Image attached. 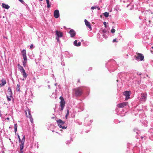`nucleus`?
<instances>
[{
	"instance_id": "28",
	"label": "nucleus",
	"mask_w": 153,
	"mask_h": 153,
	"mask_svg": "<svg viewBox=\"0 0 153 153\" xmlns=\"http://www.w3.org/2000/svg\"><path fill=\"white\" fill-rule=\"evenodd\" d=\"M64 125H62V127H59L60 128H62V129H65L67 128V127L65 126H63Z\"/></svg>"
},
{
	"instance_id": "13",
	"label": "nucleus",
	"mask_w": 153,
	"mask_h": 153,
	"mask_svg": "<svg viewBox=\"0 0 153 153\" xmlns=\"http://www.w3.org/2000/svg\"><path fill=\"white\" fill-rule=\"evenodd\" d=\"M28 113L29 114V117L30 119V120L31 123H33V119L32 118V116L31 115V114L30 113V111L29 110H27Z\"/></svg>"
},
{
	"instance_id": "52",
	"label": "nucleus",
	"mask_w": 153,
	"mask_h": 153,
	"mask_svg": "<svg viewBox=\"0 0 153 153\" xmlns=\"http://www.w3.org/2000/svg\"><path fill=\"white\" fill-rule=\"evenodd\" d=\"M40 1H42L43 0H39Z\"/></svg>"
},
{
	"instance_id": "5",
	"label": "nucleus",
	"mask_w": 153,
	"mask_h": 153,
	"mask_svg": "<svg viewBox=\"0 0 153 153\" xmlns=\"http://www.w3.org/2000/svg\"><path fill=\"white\" fill-rule=\"evenodd\" d=\"M147 98V94L144 93H142L140 98V100L142 101H145Z\"/></svg>"
},
{
	"instance_id": "6",
	"label": "nucleus",
	"mask_w": 153,
	"mask_h": 153,
	"mask_svg": "<svg viewBox=\"0 0 153 153\" xmlns=\"http://www.w3.org/2000/svg\"><path fill=\"white\" fill-rule=\"evenodd\" d=\"M56 37H58L59 38H61L63 36V33L60 31L58 30H56Z\"/></svg>"
},
{
	"instance_id": "35",
	"label": "nucleus",
	"mask_w": 153,
	"mask_h": 153,
	"mask_svg": "<svg viewBox=\"0 0 153 153\" xmlns=\"http://www.w3.org/2000/svg\"><path fill=\"white\" fill-rule=\"evenodd\" d=\"M20 151L19 152H21V153H22L23 152V148L21 149V148H20Z\"/></svg>"
},
{
	"instance_id": "19",
	"label": "nucleus",
	"mask_w": 153,
	"mask_h": 153,
	"mask_svg": "<svg viewBox=\"0 0 153 153\" xmlns=\"http://www.w3.org/2000/svg\"><path fill=\"white\" fill-rule=\"evenodd\" d=\"M21 73L22 74L23 77L24 78H26L27 77V74L25 72V70H24V71L21 72Z\"/></svg>"
},
{
	"instance_id": "32",
	"label": "nucleus",
	"mask_w": 153,
	"mask_h": 153,
	"mask_svg": "<svg viewBox=\"0 0 153 153\" xmlns=\"http://www.w3.org/2000/svg\"><path fill=\"white\" fill-rule=\"evenodd\" d=\"M115 30L113 28L111 30V32L112 33H114L115 32Z\"/></svg>"
},
{
	"instance_id": "53",
	"label": "nucleus",
	"mask_w": 153,
	"mask_h": 153,
	"mask_svg": "<svg viewBox=\"0 0 153 153\" xmlns=\"http://www.w3.org/2000/svg\"><path fill=\"white\" fill-rule=\"evenodd\" d=\"M143 137H141V138H142H142H143Z\"/></svg>"
},
{
	"instance_id": "51",
	"label": "nucleus",
	"mask_w": 153,
	"mask_h": 153,
	"mask_svg": "<svg viewBox=\"0 0 153 153\" xmlns=\"http://www.w3.org/2000/svg\"><path fill=\"white\" fill-rule=\"evenodd\" d=\"M56 85H57V83H55V86H56Z\"/></svg>"
},
{
	"instance_id": "14",
	"label": "nucleus",
	"mask_w": 153,
	"mask_h": 153,
	"mask_svg": "<svg viewBox=\"0 0 153 153\" xmlns=\"http://www.w3.org/2000/svg\"><path fill=\"white\" fill-rule=\"evenodd\" d=\"M7 94L10 95V97H12L13 93L11 91V88L9 87L8 89Z\"/></svg>"
},
{
	"instance_id": "50",
	"label": "nucleus",
	"mask_w": 153,
	"mask_h": 153,
	"mask_svg": "<svg viewBox=\"0 0 153 153\" xmlns=\"http://www.w3.org/2000/svg\"><path fill=\"white\" fill-rule=\"evenodd\" d=\"M7 120H9V118H8V117H7Z\"/></svg>"
},
{
	"instance_id": "24",
	"label": "nucleus",
	"mask_w": 153,
	"mask_h": 153,
	"mask_svg": "<svg viewBox=\"0 0 153 153\" xmlns=\"http://www.w3.org/2000/svg\"><path fill=\"white\" fill-rule=\"evenodd\" d=\"M17 124H15L14 125V131L16 133L17 131Z\"/></svg>"
},
{
	"instance_id": "39",
	"label": "nucleus",
	"mask_w": 153,
	"mask_h": 153,
	"mask_svg": "<svg viewBox=\"0 0 153 153\" xmlns=\"http://www.w3.org/2000/svg\"><path fill=\"white\" fill-rule=\"evenodd\" d=\"M21 2L23 3L24 2V1H23V0H19Z\"/></svg>"
},
{
	"instance_id": "21",
	"label": "nucleus",
	"mask_w": 153,
	"mask_h": 153,
	"mask_svg": "<svg viewBox=\"0 0 153 153\" xmlns=\"http://www.w3.org/2000/svg\"><path fill=\"white\" fill-rule=\"evenodd\" d=\"M46 3L47 4V7L48 8H50L51 7V5L49 4V0H46Z\"/></svg>"
},
{
	"instance_id": "54",
	"label": "nucleus",
	"mask_w": 153,
	"mask_h": 153,
	"mask_svg": "<svg viewBox=\"0 0 153 153\" xmlns=\"http://www.w3.org/2000/svg\"><path fill=\"white\" fill-rule=\"evenodd\" d=\"M117 82H118V79H117Z\"/></svg>"
},
{
	"instance_id": "34",
	"label": "nucleus",
	"mask_w": 153,
	"mask_h": 153,
	"mask_svg": "<svg viewBox=\"0 0 153 153\" xmlns=\"http://www.w3.org/2000/svg\"><path fill=\"white\" fill-rule=\"evenodd\" d=\"M18 137L19 139V142L20 143V142L21 141V139L20 138V136L18 134Z\"/></svg>"
},
{
	"instance_id": "40",
	"label": "nucleus",
	"mask_w": 153,
	"mask_h": 153,
	"mask_svg": "<svg viewBox=\"0 0 153 153\" xmlns=\"http://www.w3.org/2000/svg\"><path fill=\"white\" fill-rule=\"evenodd\" d=\"M116 39H114L113 40V42H116Z\"/></svg>"
},
{
	"instance_id": "2",
	"label": "nucleus",
	"mask_w": 153,
	"mask_h": 153,
	"mask_svg": "<svg viewBox=\"0 0 153 153\" xmlns=\"http://www.w3.org/2000/svg\"><path fill=\"white\" fill-rule=\"evenodd\" d=\"M59 99L61 100V101L60 102L61 106L60 110L61 111H62L63 109V108L64 107L65 102L63 97H60L59 98Z\"/></svg>"
},
{
	"instance_id": "18",
	"label": "nucleus",
	"mask_w": 153,
	"mask_h": 153,
	"mask_svg": "<svg viewBox=\"0 0 153 153\" xmlns=\"http://www.w3.org/2000/svg\"><path fill=\"white\" fill-rule=\"evenodd\" d=\"M2 7L3 8L8 9L10 8V6L8 5L5 4L3 3L2 4Z\"/></svg>"
},
{
	"instance_id": "41",
	"label": "nucleus",
	"mask_w": 153,
	"mask_h": 153,
	"mask_svg": "<svg viewBox=\"0 0 153 153\" xmlns=\"http://www.w3.org/2000/svg\"><path fill=\"white\" fill-rule=\"evenodd\" d=\"M61 65L63 66H64L65 65V64L64 62H62L61 63Z\"/></svg>"
},
{
	"instance_id": "44",
	"label": "nucleus",
	"mask_w": 153,
	"mask_h": 153,
	"mask_svg": "<svg viewBox=\"0 0 153 153\" xmlns=\"http://www.w3.org/2000/svg\"><path fill=\"white\" fill-rule=\"evenodd\" d=\"M97 8L98 9V10H100V8L98 7H97Z\"/></svg>"
},
{
	"instance_id": "26",
	"label": "nucleus",
	"mask_w": 153,
	"mask_h": 153,
	"mask_svg": "<svg viewBox=\"0 0 153 153\" xmlns=\"http://www.w3.org/2000/svg\"><path fill=\"white\" fill-rule=\"evenodd\" d=\"M11 97H10L9 95H7V100L8 101H10V100H11L10 98Z\"/></svg>"
},
{
	"instance_id": "30",
	"label": "nucleus",
	"mask_w": 153,
	"mask_h": 153,
	"mask_svg": "<svg viewBox=\"0 0 153 153\" xmlns=\"http://www.w3.org/2000/svg\"><path fill=\"white\" fill-rule=\"evenodd\" d=\"M29 110V109H28L26 111H25V114L26 115L27 117H29V114L28 113V115L27 114V113H28L27 110Z\"/></svg>"
},
{
	"instance_id": "4",
	"label": "nucleus",
	"mask_w": 153,
	"mask_h": 153,
	"mask_svg": "<svg viewBox=\"0 0 153 153\" xmlns=\"http://www.w3.org/2000/svg\"><path fill=\"white\" fill-rule=\"evenodd\" d=\"M130 91H126L123 93V94L126 96L125 100H126L130 98Z\"/></svg>"
},
{
	"instance_id": "16",
	"label": "nucleus",
	"mask_w": 153,
	"mask_h": 153,
	"mask_svg": "<svg viewBox=\"0 0 153 153\" xmlns=\"http://www.w3.org/2000/svg\"><path fill=\"white\" fill-rule=\"evenodd\" d=\"M77 41L75 40L74 42V45L76 46H80L81 44V43L80 42H79L78 43H77Z\"/></svg>"
},
{
	"instance_id": "25",
	"label": "nucleus",
	"mask_w": 153,
	"mask_h": 153,
	"mask_svg": "<svg viewBox=\"0 0 153 153\" xmlns=\"http://www.w3.org/2000/svg\"><path fill=\"white\" fill-rule=\"evenodd\" d=\"M16 90L18 91H20V85L19 84H17V85Z\"/></svg>"
},
{
	"instance_id": "3",
	"label": "nucleus",
	"mask_w": 153,
	"mask_h": 153,
	"mask_svg": "<svg viewBox=\"0 0 153 153\" xmlns=\"http://www.w3.org/2000/svg\"><path fill=\"white\" fill-rule=\"evenodd\" d=\"M82 93V89L80 88H78L75 91V94L76 96L81 95Z\"/></svg>"
},
{
	"instance_id": "49",
	"label": "nucleus",
	"mask_w": 153,
	"mask_h": 153,
	"mask_svg": "<svg viewBox=\"0 0 153 153\" xmlns=\"http://www.w3.org/2000/svg\"><path fill=\"white\" fill-rule=\"evenodd\" d=\"M48 87L49 88H50V85H48Z\"/></svg>"
},
{
	"instance_id": "15",
	"label": "nucleus",
	"mask_w": 153,
	"mask_h": 153,
	"mask_svg": "<svg viewBox=\"0 0 153 153\" xmlns=\"http://www.w3.org/2000/svg\"><path fill=\"white\" fill-rule=\"evenodd\" d=\"M1 83L0 84V85L1 87L4 86L6 83V80L4 79H1Z\"/></svg>"
},
{
	"instance_id": "45",
	"label": "nucleus",
	"mask_w": 153,
	"mask_h": 153,
	"mask_svg": "<svg viewBox=\"0 0 153 153\" xmlns=\"http://www.w3.org/2000/svg\"><path fill=\"white\" fill-rule=\"evenodd\" d=\"M137 74L139 75H141V74L140 73H137Z\"/></svg>"
},
{
	"instance_id": "17",
	"label": "nucleus",
	"mask_w": 153,
	"mask_h": 153,
	"mask_svg": "<svg viewBox=\"0 0 153 153\" xmlns=\"http://www.w3.org/2000/svg\"><path fill=\"white\" fill-rule=\"evenodd\" d=\"M17 65L18 66V69L21 72L25 70L19 64H18Z\"/></svg>"
},
{
	"instance_id": "11",
	"label": "nucleus",
	"mask_w": 153,
	"mask_h": 153,
	"mask_svg": "<svg viewBox=\"0 0 153 153\" xmlns=\"http://www.w3.org/2000/svg\"><path fill=\"white\" fill-rule=\"evenodd\" d=\"M22 56L23 57V59H24V60L22 62L23 65L24 67H25L26 66V64L27 62V56L26 55L25 56Z\"/></svg>"
},
{
	"instance_id": "48",
	"label": "nucleus",
	"mask_w": 153,
	"mask_h": 153,
	"mask_svg": "<svg viewBox=\"0 0 153 153\" xmlns=\"http://www.w3.org/2000/svg\"><path fill=\"white\" fill-rule=\"evenodd\" d=\"M65 119H68V116H66L65 115Z\"/></svg>"
},
{
	"instance_id": "27",
	"label": "nucleus",
	"mask_w": 153,
	"mask_h": 153,
	"mask_svg": "<svg viewBox=\"0 0 153 153\" xmlns=\"http://www.w3.org/2000/svg\"><path fill=\"white\" fill-rule=\"evenodd\" d=\"M25 135H24L23 136V137L22 139V140H21V142H25Z\"/></svg>"
},
{
	"instance_id": "33",
	"label": "nucleus",
	"mask_w": 153,
	"mask_h": 153,
	"mask_svg": "<svg viewBox=\"0 0 153 153\" xmlns=\"http://www.w3.org/2000/svg\"><path fill=\"white\" fill-rule=\"evenodd\" d=\"M59 38L58 37H56V39L57 40V41L58 42H60V40H59Z\"/></svg>"
},
{
	"instance_id": "22",
	"label": "nucleus",
	"mask_w": 153,
	"mask_h": 153,
	"mask_svg": "<svg viewBox=\"0 0 153 153\" xmlns=\"http://www.w3.org/2000/svg\"><path fill=\"white\" fill-rule=\"evenodd\" d=\"M20 142L21 143L20 145V148H21L22 149L24 148V142Z\"/></svg>"
},
{
	"instance_id": "43",
	"label": "nucleus",
	"mask_w": 153,
	"mask_h": 153,
	"mask_svg": "<svg viewBox=\"0 0 153 153\" xmlns=\"http://www.w3.org/2000/svg\"><path fill=\"white\" fill-rule=\"evenodd\" d=\"M106 32V31L105 30H103V32L104 33H105Z\"/></svg>"
},
{
	"instance_id": "10",
	"label": "nucleus",
	"mask_w": 153,
	"mask_h": 153,
	"mask_svg": "<svg viewBox=\"0 0 153 153\" xmlns=\"http://www.w3.org/2000/svg\"><path fill=\"white\" fill-rule=\"evenodd\" d=\"M128 104L127 102H125L122 103H120L117 105V106L119 108H123L126 106Z\"/></svg>"
},
{
	"instance_id": "46",
	"label": "nucleus",
	"mask_w": 153,
	"mask_h": 153,
	"mask_svg": "<svg viewBox=\"0 0 153 153\" xmlns=\"http://www.w3.org/2000/svg\"><path fill=\"white\" fill-rule=\"evenodd\" d=\"M2 114L1 113V111H0V117L1 116Z\"/></svg>"
},
{
	"instance_id": "8",
	"label": "nucleus",
	"mask_w": 153,
	"mask_h": 153,
	"mask_svg": "<svg viewBox=\"0 0 153 153\" xmlns=\"http://www.w3.org/2000/svg\"><path fill=\"white\" fill-rule=\"evenodd\" d=\"M84 22L86 26L89 28V30H92V28L90 22H88L86 19H85L84 20Z\"/></svg>"
},
{
	"instance_id": "20",
	"label": "nucleus",
	"mask_w": 153,
	"mask_h": 153,
	"mask_svg": "<svg viewBox=\"0 0 153 153\" xmlns=\"http://www.w3.org/2000/svg\"><path fill=\"white\" fill-rule=\"evenodd\" d=\"M22 53V56H26V50L25 49L21 51Z\"/></svg>"
},
{
	"instance_id": "9",
	"label": "nucleus",
	"mask_w": 153,
	"mask_h": 153,
	"mask_svg": "<svg viewBox=\"0 0 153 153\" xmlns=\"http://www.w3.org/2000/svg\"><path fill=\"white\" fill-rule=\"evenodd\" d=\"M56 122L59 127H62V125H64L65 123V122L60 119L57 120Z\"/></svg>"
},
{
	"instance_id": "29",
	"label": "nucleus",
	"mask_w": 153,
	"mask_h": 153,
	"mask_svg": "<svg viewBox=\"0 0 153 153\" xmlns=\"http://www.w3.org/2000/svg\"><path fill=\"white\" fill-rule=\"evenodd\" d=\"M97 8V6H93L91 8V10H94V9H96Z\"/></svg>"
},
{
	"instance_id": "23",
	"label": "nucleus",
	"mask_w": 153,
	"mask_h": 153,
	"mask_svg": "<svg viewBox=\"0 0 153 153\" xmlns=\"http://www.w3.org/2000/svg\"><path fill=\"white\" fill-rule=\"evenodd\" d=\"M103 15L105 17H107L108 16L109 13L107 12H105L104 13Z\"/></svg>"
},
{
	"instance_id": "12",
	"label": "nucleus",
	"mask_w": 153,
	"mask_h": 153,
	"mask_svg": "<svg viewBox=\"0 0 153 153\" xmlns=\"http://www.w3.org/2000/svg\"><path fill=\"white\" fill-rule=\"evenodd\" d=\"M69 33L70 34L71 36V37L75 36L76 34V32L73 29H71L69 32Z\"/></svg>"
},
{
	"instance_id": "36",
	"label": "nucleus",
	"mask_w": 153,
	"mask_h": 153,
	"mask_svg": "<svg viewBox=\"0 0 153 153\" xmlns=\"http://www.w3.org/2000/svg\"><path fill=\"white\" fill-rule=\"evenodd\" d=\"M103 24L105 25V27H106V22H103Z\"/></svg>"
},
{
	"instance_id": "42",
	"label": "nucleus",
	"mask_w": 153,
	"mask_h": 153,
	"mask_svg": "<svg viewBox=\"0 0 153 153\" xmlns=\"http://www.w3.org/2000/svg\"><path fill=\"white\" fill-rule=\"evenodd\" d=\"M33 45L32 44H31V45L30 46V48H32L33 47Z\"/></svg>"
},
{
	"instance_id": "1",
	"label": "nucleus",
	"mask_w": 153,
	"mask_h": 153,
	"mask_svg": "<svg viewBox=\"0 0 153 153\" xmlns=\"http://www.w3.org/2000/svg\"><path fill=\"white\" fill-rule=\"evenodd\" d=\"M135 59L138 61H142L144 59V56L142 54L137 53V56H135Z\"/></svg>"
},
{
	"instance_id": "37",
	"label": "nucleus",
	"mask_w": 153,
	"mask_h": 153,
	"mask_svg": "<svg viewBox=\"0 0 153 153\" xmlns=\"http://www.w3.org/2000/svg\"><path fill=\"white\" fill-rule=\"evenodd\" d=\"M103 38H105V39H106L107 38V37L105 36V34H103Z\"/></svg>"
},
{
	"instance_id": "47",
	"label": "nucleus",
	"mask_w": 153,
	"mask_h": 153,
	"mask_svg": "<svg viewBox=\"0 0 153 153\" xmlns=\"http://www.w3.org/2000/svg\"><path fill=\"white\" fill-rule=\"evenodd\" d=\"M139 18L140 19H142L143 18H141V16H140L139 17Z\"/></svg>"
},
{
	"instance_id": "55",
	"label": "nucleus",
	"mask_w": 153,
	"mask_h": 153,
	"mask_svg": "<svg viewBox=\"0 0 153 153\" xmlns=\"http://www.w3.org/2000/svg\"><path fill=\"white\" fill-rule=\"evenodd\" d=\"M19 153H21V152H19Z\"/></svg>"
},
{
	"instance_id": "7",
	"label": "nucleus",
	"mask_w": 153,
	"mask_h": 153,
	"mask_svg": "<svg viewBox=\"0 0 153 153\" xmlns=\"http://www.w3.org/2000/svg\"><path fill=\"white\" fill-rule=\"evenodd\" d=\"M54 16L55 18H58L59 16V13L58 10H55L54 12Z\"/></svg>"
},
{
	"instance_id": "38",
	"label": "nucleus",
	"mask_w": 153,
	"mask_h": 153,
	"mask_svg": "<svg viewBox=\"0 0 153 153\" xmlns=\"http://www.w3.org/2000/svg\"><path fill=\"white\" fill-rule=\"evenodd\" d=\"M70 141H68L66 142V144H68L69 143H70Z\"/></svg>"
},
{
	"instance_id": "31",
	"label": "nucleus",
	"mask_w": 153,
	"mask_h": 153,
	"mask_svg": "<svg viewBox=\"0 0 153 153\" xmlns=\"http://www.w3.org/2000/svg\"><path fill=\"white\" fill-rule=\"evenodd\" d=\"M69 110L68 109H67V113L65 115L66 116H68L69 115Z\"/></svg>"
}]
</instances>
